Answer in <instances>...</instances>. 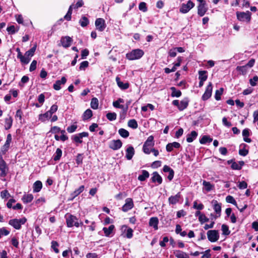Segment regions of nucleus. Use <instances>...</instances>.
<instances>
[{
	"label": "nucleus",
	"mask_w": 258,
	"mask_h": 258,
	"mask_svg": "<svg viewBox=\"0 0 258 258\" xmlns=\"http://www.w3.org/2000/svg\"><path fill=\"white\" fill-rule=\"evenodd\" d=\"M223 92V88H221L219 90L216 91L215 98L216 100H219L221 99V95L222 94Z\"/></svg>",
	"instance_id": "obj_48"
},
{
	"label": "nucleus",
	"mask_w": 258,
	"mask_h": 258,
	"mask_svg": "<svg viewBox=\"0 0 258 258\" xmlns=\"http://www.w3.org/2000/svg\"><path fill=\"white\" fill-rule=\"evenodd\" d=\"M180 198V195L179 192L176 194L175 196L170 197L168 199L169 204L172 205L176 204L179 202Z\"/></svg>",
	"instance_id": "obj_23"
},
{
	"label": "nucleus",
	"mask_w": 258,
	"mask_h": 258,
	"mask_svg": "<svg viewBox=\"0 0 258 258\" xmlns=\"http://www.w3.org/2000/svg\"><path fill=\"white\" fill-rule=\"evenodd\" d=\"M251 13L248 11H246V12H237L236 13V16L238 20L243 22H250L251 20Z\"/></svg>",
	"instance_id": "obj_5"
},
{
	"label": "nucleus",
	"mask_w": 258,
	"mask_h": 258,
	"mask_svg": "<svg viewBox=\"0 0 258 258\" xmlns=\"http://www.w3.org/2000/svg\"><path fill=\"white\" fill-rule=\"evenodd\" d=\"M213 86L211 82H209L208 85L207 86L206 91L204 94L202 96V99L203 100H208L212 95V93Z\"/></svg>",
	"instance_id": "obj_12"
},
{
	"label": "nucleus",
	"mask_w": 258,
	"mask_h": 258,
	"mask_svg": "<svg viewBox=\"0 0 258 258\" xmlns=\"http://www.w3.org/2000/svg\"><path fill=\"white\" fill-rule=\"evenodd\" d=\"M151 180L153 182H157L159 184H161L162 182V178L157 172H154L153 173Z\"/></svg>",
	"instance_id": "obj_19"
},
{
	"label": "nucleus",
	"mask_w": 258,
	"mask_h": 258,
	"mask_svg": "<svg viewBox=\"0 0 258 258\" xmlns=\"http://www.w3.org/2000/svg\"><path fill=\"white\" fill-rule=\"evenodd\" d=\"M62 155V151L59 148H57L55 154L53 155V160L54 161L59 160Z\"/></svg>",
	"instance_id": "obj_40"
},
{
	"label": "nucleus",
	"mask_w": 258,
	"mask_h": 258,
	"mask_svg": "<svg viewBox=\"0 0 258 258\" xmlns=\"http://www.w3.org/2000/svg\"><path fill=\"white\" fill-rule=\"evenodd\" d=\"M52 116V114L48 111L44 114H40L39 115V119L41 121L44 122L46 120L50 118Z\"/></svg>",
	"instance_id": "obj_28"
},
{
	"label": "nucleus",
	"mask_w": 258,
	"mask_h": 258,
	"mask_svg": "<svg viewBox=\"0 0 258 258\" xmlns=\"http://www.w3.org/2000/svg\"><path fill=\"white\" fill-rule=\"evenodd\" d=\"M199 220L201 223L208 222L209 219L204 214L200 215L199 217Z\"/></svg>",
	"instance_id": "obj_55"
},
{
	"label": "nucleus",
	"mask_w": 258,
	"mask_h": 258,
	"mask_svg": "<svg viewBox=\"0 0 258 258\" xmlns=\"http://www.w3.org/2000/svg\"><path fill=\"white\" fill-rule=\"evenodd\" d=\"M207 237L208 240L211 242L217 241L219 238L218 231L216 230H211L207 232Z\"/></svg>",
	"instance_id": "obj_7"
},
{
	"label": "nucleus",
	"mask_w": 258,
	"mask_h": 258,
	"mask_svg": "<svg viewBox=\"0 0 258 258\" xmlns=\"http://www.w3.org/2000/svg\"><path fill=\"white\" fill-rule=\"evenodd\" d=\"M126 155L125 157L126 158L130 160H131L133 157V156L135 154V150L133 147L132 146H129L126 149Z\"/></svg>",
	"instance_id": "obj_18"
},
{
	"label": "nucleus",
	"mask_w": 258,
	"mask_h": 258,
	"mask_svg": "<svg viewBox=\"0 0 258 258\" xmlns=\"http://www.w3.org/2000/svg\"><path fill=\"white\" fill-rule=\"evenodd\" d=\"M83 154H79L76 158V163L78 165L81 164L83 162Z\"/></svg>",
	"instance_id": "obj_54"
},
{
	"label": "nucleus",
	"mask_w": 258,
	"mask_h": 258,
	"mask_svg": "<svg viewBox=\"0 0 258 258\" xmlns=\"http://www.w3.org/2000/svg\"><path fill=\"white\" fill-rule=\"evenodd\" d=\"M116 82L118 86L122 90H125L128 88L129 84L128 83H123L121 81H120V78L118 77H116Z\"/></svg>",
	"instance_id": "obj_21"
},
{
	"label": "nucleus",
	"mask_w": 258,
	"mask_h": 258,
	"mask_svg": "<svg viewBox=\"0 0 258 258\" xmlns=\"http://www.w3.org/2000/svg\"><path fill=\"white\" fill-rule=\"evenodd\" d=\"M65 218L66 219L67 225L68 227H72L74 226L78 227L80 225H83V223H79L77 218L73 215L68 213L65 215Z\"/></svg>",
	"instance_id": "obj_1"
},
{
	"label": "nucleus",
	"mask_w": 258,
	"mask_h": 258,
	"mask_svg": "<svg viewBox=\"0 0 258 258\" xmlns=\"http://www.w3.org/2000/svg\"><path fill=\"white\" fill-rule=\"evenodd\" d=\"M96 29L99 31H103L106 28L105 20L102 18H97L95 22Z\"/></svg>",
	"instance_id": "obj_11"
},
{
	"label": "nucleus",
	"mask_w": 258,
	"mask_h": 258,
	"mask_svg": "<svg viewBox=\"0 0 258 258\" xmlns=\"http://www.w3.org/2000/svg\"><path fill=\"white\" fill-rule=\"evenodd\" d=\"M10 148V145L7 144H5L2 147L1 149V152L4 155L6 153V152L8 151Z\"/></svg>",
	"instance_id": "obj_56"
},
{
	"label": "nucleus",
	"mask_w": 258,
	"mask_h": 258,
	"mask_svg": "<svg viewBox=\"0 0 258 258\" xmlns=\"http://www.w3.org/2000/svg\"><path fill=\"white\" fill-rule=\"evenodd\" d=\"M36 45L34 46L30 49L25 52V55L28 56L30 58L32 57L36 50Z\"/></svg>",
	"instance_id": "obj_45"
},
{
	"label": "nucleus",
	"mask_w": 258,
	"mask_h": 258,
	"mask_svg": "<svg viewBox=\"0 0 258 258\" xmlns=\"http://www.w3.org/2000/svg\"><path fill=\"white\" fill-rule=\"evenodd\" d=\"M221 229L223 235H228L230 233V231L229 230V227L226 225L223 224L221 227Z\"/></svg>",
	"instance_id": "obj_46"
},
{
	"label": "nucleus",
	"mask_w": 258,
	"mask_h": 258,
	"mask_svg": "<svg viewBox=\"0 0 258 258\" xmlns=\"http://www.w3.org/2000/svg\"><path fill=\"white\" fill-rule=\"evenodd\" d=\"M238 187L240 189H245V188H247V184L245 181H242L239 182V183L238 185Z\"/></svg>",
	"instance_id": "obj_62"
},
{
	"label": "nucleus",
	"mask_w": 258,
	"mask_h": 258,
	"mask_svg": "<svg viewBox=\"0 0 258 258\" xmlns=\"http://www.w3.org/2000/svg\"><path fill=\"white\" fill-rule=\"evenodd\" d=\"M198 133L196 131H192L191 133L187 135L186 141L188 143L192 142L197 137Z\"/></svg>",
	"instance_id": "obj_30"
},
{
	"label": "nucleus",
	"mask_w": 258,
	"mask_h": 258,
	"mask_svg": "<svg viewBox=\"0 0 258 258\" xmlns=\"http://www.w3.org/2000/svg\"><path fill=\"white\" fill-rule=\"evenodd\" d=\"M79 23L83 27L87 26L89 24V20L88 18L85 17H82V19L79 21Z\"/></svg>",
	"instance_id": "obj_42"
},
{
	"label": "nucleus",
	"mask_w": 258,
	"mask_h": 258,
	"mask_svg": "<svg viewBox=\"0 0 258 258\" xmlns=\"http://www.w3.org/2000/svg\"><path fill=\"white\" fill-rule=\"evenodd\" d=\"M118 133L120 136L124 138H126L129 136V132L124 128H120L118 130Z\"/></svg>",
	"instance_id": "obj_43"
},
{
	"label": "nucleus",
	"mask_w": 258,
	"mask_h": 258,
	"mask_svg": "<svg viewBox=\"0 0 258 258\" xmlns=\"http://www.w3.org/2000/svg\"><path fill=\"white\" fill-rule=\"evenodd\" d=\"M27 219L24 217L21 219H13L9 221V224L16 229H20L21 225L24 224Z\"/></svg>",
	"instance_id": "obj_4"
},
{
	"label": "nucleus",
	"mask_w": 258,
	"mask_h": 258,
	"mask_svg": "<svg viewBox=\"0 0 258 258\" xmlns=\"http://www.w3.org/2000/svg\"><path fill=\"white\" fill-rule=\"evenodd\" d=\"M19 59H20L21 62L24 64H28L30 60V58L28 56L25 55V54L24 55H22Z\"/></svg>",
	"instance_id": "obj_50"
},
{
	"label": "nucleus",
	"mask_w": 258,
	"mask_h": 258,
	"mask_svg": "<svg viewBox=\"0 0 258 258\" xmlns=\"http://www.w3.org/2000/svg\"><path fill=\"white\" fill-rule=\"evenodd\" d=\"M92 111L91 109H87L83 114V119L84 120H87L90 118L92 116Z\"/></svg>",
	"instance_id": "obj_33"
},
{
	"label": "nucleus",
	"mask_w": 258,
	"mask_h": 258,
	"mask_svg": "<svg viewBox=\"0 0 258 258\" xmlns=\"http://www.w3.org/2000/svg\"><path fill=\"white\" fill-rule=\"evenodd\" d=\"M208 10V7L206 2H202L200 3L198 6V15L202 17L203 16Z\"/></svg>",
	"instance_id": "obj_10"
},
{
	"label": "nucleus",
	"mask_w": 258,
	"mask_h": 258,
	"mask_svg": "<svg viewBox=\"0 0 258 258\" xmlns=\"http://www.w3.org/2000/svg\"><path fill=\"white\" fill-rule=\"evenodd\" d=\"M139 9L140 11L146 12L147 11L146 4L145 2H141L139 6Z\"/></svg>",
	"instance_id": "obj_53"
},
{
	"label": "nucleus",
	"mask_w": 258,
	"mask_h": 258,
	"mask_svg": "<svg viewBox=\"0 0 258 258\" xmlns=\"http://www.w3.org/2000/svg\"><path fill=\"white\" fill-rule=\"evenodd\" d=\"M58 243L55 241H52L51 242V247L53 248L54 252L56 253L59 252V250L57 248Z\"/></svg>",
	"instance_id": "obj_52"
},
{
	"label": "nucleus",
	"mask_w": 258,
	"mask_h": 258,
	"mask_svg": "<svg viewBox=\"0 0 258 258\" xmlns=\"http://www.w3.org/2000/svg\"><path fill=\"white\" fill-rule=\"evenodd\" d=\"M142 174L138 176V179L140 181H143L146 180V178L149 177V173L146 170H142Z\"/></svg>",
	"instance_id": "obj_34"
},
{
	"label": "nucleus",
	"mask_w": 258,
	"mask_h": 258,
	"mask_svg": "<svg viewBox=\"0 0 258 258\" xmlns=\"http://www.w3.org/2000/svg\"><path fill=\"white\" fill-rule=\"evenodd\" d=\"M9 171V167L6 162L3 159L2 156L0 157V176L5 177L7 176Z\"/></svg>",
	"instance_id": "obj_6"
},
{
	"label": "nucleus",
	"mask_w": 258,
	"mask_h": 258,
	"mask_svg": "<svg viewBox=\"0 0 258 258\" xmlns=\"http://www.w3.org/2000/svg\"><path fill=\"white\" fill-rule=\"evenodd\" d=\"M236 70L240 72L242 74H245L247 72V66H238L236 68Z\"/></svg>",
	"instance_id": "obj_51"
},
{
	"label": "nucleus",
	"mask_w": 258,
	"mask_h": 258,
	"mask_svg": "<svg viewBox=\"0 0 258 258\" xmlns=\"http://www.w3.org/2000/svg\"><path fill=\"white\" fill-rule=\"evenodd\" d=\"M122 146V142L120 140H112L109 144V147L113 150H117Z\"/></svg>",
	"instance_id": "obj_14"
},
{
	"label": "nucleus",
	"mask_w": 258,
	"mask_h": 258,
	"mask_svg": "<svg viewBox=\"0 0 258 258\" xmlns=\"http://www.w3.org/2000/svg\"><path fill=\"white\" fill-rule=\"evenodd\" d=\"M133 230L131 228H128L126 232V237L127 238H131L133 237Z\"/></svg>",
	"instance_id": "obj_61"
},
{
	"label": "nucleus",
	"mask_w": 258,
	"mask_h": 258,
	"mask_svg": "<svg viewBox=\"0 0 258 258\" xmlns=\"http://www.w3.org/2000/svg\"><path fill=\"white\" fill-rule=\"evenodd\" d=\"M247 146V145L244 143H242V144H240V149L239 150V154L240 155L243 156H245L248 154V150L247 149H245V148Z\"/></svg>",
	"instance_id": "obj_22"
},
{
	"label": "nucleus",
	"mask_w": 258,
	"mask_h": 258,
	"mask_svg": "<svg viewBox=\"0 0 258 258\" xmlns=\"http://www.w3.org/2000/svg\"><path fill=\"white\" fill-rule=\"evenodd\" d=\"M36 64H37V61L35 60H33L32 62H31L29 70L30 72H32L34 71L36 68Z\"/></svg>",
	"instance_id": "obj_63"
},
{
	"label": "nucleus",
	"mask_w": 258,
	"mask_h": 258,
	"mask_svg": "<svg viewBox=\"0 0 258 258\" xmlns=\"http://www.w3.org/2000/svg\"><path fill=\"white\" fill-rule=\"evenodd\" d=\"M189 100L188 98H184L179 102L178 109L179 110L182 111L185 109L188 104Z\"/></svg>",
	"instance_id": "obj_24"
},
{
	"label": "nucleus",
	"mask_w": 258,
	"mask_h": 258,
	"mask_svg": "<svg viewBox=\"0 0 258 258\" xmlns=\"http://www.w3.org/2000/svg\"><path fill=\"white\" fill-rule=\"evenodd\" d=\"M73 42V39L69 36H63L61 38L60 42L62 46L64 48L70 47Z\"/></svg>",
	"instance_id": "obj_15"
},
{
	"label": "nucleus",
	"mask_w": 258,
	"mask_h": 258,
	"mask_svg": "<svg viewBox=\"0 0 258 258\" xmlns=\"http://www.w3.org/2000/svg\"><path fill=\"white\" fill-rule=\"evenodd\" d=\"M226 201L228 203H231L237 206V203L234 198L231 196H228L226 198Z\"/></svg>",
	"instance_id": "obj_49"
},
{
	"label": "nucleus",
	"mask_w": 258,
	"mask_h": 258,
	"mask_svg": "<svg viewBox=\"0 0 258 258\" xmlns=\"http://www.w3.org/2000/svg\"><path fill=\"white\" fill-rule=\"evenodd\" d=\"M89 62L88 61H84L82 62L80 64V66L79 67L80 70H84L85 68L88 67Z\"/></svg>",
	"instance_id": "obj_58"
},
{
	"label": "nucleus",
	"mask_w": 258,
	"mask_h": 258,
	"mask_svg": "<svg viewBox=\"0 0 258 258\" xmlns=\"http://www.w3.org/2000/svg\"><path fill=\"white\" fill-rule=\"evenodd\" d=\"M33 199V196L32 194L25 195L23 197L22 200L24 203H29Z\"/></svg>",
	"instance_id": "obj_35"
},
{
	"label": "nucleus",
	"mask_w": 258,
	"mask_h": 258,
	"mask_svg": "<svg viewBox=\"0 0 258 258\" xmlns=\"http://www.w3.org/2000/svg\"><path fill=\"white\" fill-rule=\"evenodd\" d=\"M117 115L115 112H109L106 114L107 118L110 120L112 121L116 119Z\"/></svg>",
	"instance_id": "obj_47"
},
{
	"label": "nucleus",
	"mask_w": 258,
	"mask_h": 258,
	"mask_svg": "<svg viewBox=\"0 0 258 258\" xmlns=\"http://www.w3.org/2000/svg\"><path fill=\"white\" fill-rule=\"evenodd\" d=\"M195 6V4L191 2V1H188L187 4H182L181 7L180 8L179 11L183 14L187 13L189 11L190 9L194 8Z\"/></svg>",
	"instance_id": "obj_9"
},
{
	"label": "nucleus",
	"mask_w": 258,
	"mask_h": 258,
	"mask_svg": "<svg viewBox=\"0 0 258 258\" xmlns=\"http://www.w3.org/2000/svg\"><path fill=\"white\" fill-rule=\"evenodd\" d=\"M0 233L2 235L7 236L9 234L10 231L7 230L5 227L0 229Z\"/></svg>",
	"instance_id": "obj_64"
},
{
	"label": "nucleus",
	"mask_w": 258,
	"mask_h": 258,
	"mask_svg": "<svg viewBox=\"0 0 258 258\" xmlns=\"http://www.w3.org/2000/svg\"><path fill=\"white\" fill-rule=\"evenodd\" d=\"M125 202V204L122 207V211L126 212L133 208L134 203L131 198L126 199Z\"/></svg>",
	"instance_id": "obj_13"
},
{
	"label": "nucleus",
	"mask_w": 258,
	"mask_h": 258,
	"mask_svg": "<svg viewBox=\"0 0 258 258\" xmlns=\"http://www.w3.org/2000/svg\"><path fill=\"white\" fill-rule=\"evenodd\" d=\"M211 203L213 205V209L216 214V216H214V218L216 219L220 217L221 214V204L218 202L217 201L213 200Z\"/></svg>",
	"instance_id": "obj_8"
},
{
	"label": "nucleus",
	"mask_w": 258,
	"mask_h": 258,
	"mask_svg": "<svg viewBox=\"0 0 258 258\" xmlns=\"http://www.w3.org/2000/svg\"><path fill=\"white\" fill-rule=\"evenodd\" d=\"M203 185L204 186L206 190L207 191L211 190L214 187V186L212 185L210 182L207 181L206 180L203 181Z\"/></svg>",
	"instance_id": "obj_44"
},
{
	"label": "nucleus",
	"mask_w": 258,
	"mask_h": 258,
	"mask_svg": "<svg viewBox=\"0 0 258 258\" xmlns=\"http://www.w3.org/2000/svg\"><path fill=\"white\" fill-rule=\"evenodd\" d=\"M257 81H258V77L255 76L252 79H250L249 83L252 86H255L256 85V82Z\"/></svg>",
	"instance_id": "obj_59"
},
{
	"label": "nucleus",
	"mask_w": 258,
	"mask_h": 258,
	"mask_svg": "<svg viewBox=\"0 0 258 258\" xmlns=\"http://www.w3.org/2000/svg\"><path fill=\"white\" fill-rule=\"evenodd\" d=\"M144 54V52L142 50L136 49L126 53V57L129 60L138 59L142 57Z\"/></svg>",
	"instance_id": "obj_2"
},
{
	"label": "nucleus",
	"mask_w": 258,
	"mask_h": 258,
	"mask_svg": "<svg viewBox=\"0 0 258 258\" xmlns=\"http://www.w3.org/2000/svg\"><path fill=\"white\" fill-rule=\"evenodd\" d=\"M244 164V162L243 161H239L238 163L234 161L232 162L231 167L233 170H240Z\"/></svg>",
	"instance_id": "obj_26"
},
{
	"label": "nucleus",
	"mask_w": 258,
	"mask_h": 258,
	"mask_svg": "<svg viewBox=\"0 0 258 258\" xmlns=\"http://www.w3.org/2000/svg\"><path fill=\"white\" fill-rule=\"evenodd\" d=\"M174 254L177 258H189L186 253L180 250H176Z\"/></svg>",
	"instance_id": "obj_32"
},
{
	"label": "nucleus",
	"mask_w": 258,
	"mask_h": 258,
	"mask_svg": "<svg viewBox=\"0 0 258 258\" xmlns=\"http://www.w3.org/2000/svg\"><path fill=\"white\" fill-rule=\"evenodd\" d=\"M127 125L129 127L133 129H136L138 126L137 121L134 119H130L128 121Z\"/></svg>",
	"instance_id": "obj_39"
},
{
	"label": "nucleus",
	"mask_w": 258,
	"mask_h": 258,
	"mask_svg": "<svg viewBox=\"0 0 258 258\" xmlns=\"http://www.w3.org/2000/svg\"><path fill=\"white\" fill-rule=\"evenodd\" d=\"M67 82V79L64 77H62L60 80H57L53 84V88L55 90H59L61 89L60 85H64Z\"/></svg>",
	"instance_id": "obj_17"
},
{
	"label": "nucleus",
	"mask_w": 258,
	"mask_h": 258,
	"mask_svg": "<svg viewBox=\"0 0 258 258\" xmlns=\"http://www.w3.org/2000/svg\"><path fill=\"white\" fill-rule=\"evenodd\" d=\"M207 72L206 71H199V79L200 80L206 81L208 78L207 75Z\"/></svg>",
	"instance_id": "obj_37"
},
{
	"label": "nucleus",
	"mask_w": 258,
	"mask_h": 258,
	"mask_svg": "<svg viewBox=\"0 0 258 258\" xmlns=\"http://www.w3.org/2000/svg\"><path fill=\"white\" fill-rule=\"evenodd\" d=\"M91 107L93 109H96L98 107V100L97 98H93L91 101Z\"/></svg>",
	"instance_id": "obj_41"
},
{
	"label": "nucleus",
	"mask_w": 258,
	"mask_h": 258,
	"mask_svg": "<svg viewBox=\"0 0 258 258\" xmlns=\"http://www.w3.org/2000/svg\"><path fill=\"white\" fill-rule=\"evenodd\" d=\"M154 145V137L152 136H149L143 145V152L147 154H149L151 153L150 150L151 148Z\"/></svg>",
	"instance_id": "obj_3"
},
{
	"label": "nucleus",
	"mask_w": 258,
	"mask_h": 258,
	"mask_svg": "<svg viewBox=\"0 0 258 258\" xmlns=\"http://www.w3.org/2000/svg\"><path fill=\"white\" fill-rule=\"evenodd\" d=\"M42 187V182L39 181L37 180L36 182H34L33 184V192H38L40 191Z\"/></svg>",
	"instance_id": "obj_27"
},
{
	"label": "nucleus",
	"mask_w": 258,
	"mask_h": 258,
	"mask_svg": "<svg viewBox=\"0 0 258 258\" xmlns=\"http://www.w3.org/2000/svg\"><path fill=\"white\" fill-rule=\"evenodd\" d=\"M170 89L172 91V97H179L181 95V91L180 90H176L174 87H171Z\"/></svg>",
	"instance_id": "obj_36"
},
{
	"label": "nucleus",
	"mask_w": 258,
	"mask_h": 258,
	"mask_svg": "<svg viewBox=\"0 0 258 258\" xmlns=\"http://www.w3.org/2000/svg\"><path fill=\"white\" fill-rule=\"evenodd\" d=\"M163 171L164 172H169V175H168L167 178L169 180L171 181L174 177V170L169 166L167 165H164L163 168Z\"/></svg>",
	"instance_id": "obj_16"
},
{
	"label": "nucleus",
	"mask_w": 258,
	"mask_h": 258,
	"mask_svg": "<svg viewBox=\"0 0 258 258\" xmlns=\"http://www.w3.org/2000/svg\"><path fill=\"white\" fill-rule=\"evenodd\" d=\"M84 185H81L78 189H76L74 191H73L71 194V196L72 197L71 200H73L76 197L79 196L81 193H82L84 191Z\"/></svg>",
	"instance_id": "obj_20"
},
{
	"label": "nucleus",
	"mask_w": 258,
	"mask_h": 258,
	"mask_svg": "<svg viewBox=\"0 0 258 258\" xmlns=\"http://www.w3.org/2000/svg\"><path fill=\"white\" fill-rule=\"evenodd\" d=\"M77 128V125H72L71 126H68L67 127V131L70 133H74L76 131V129Z\"/></svg>",
	"instance_id": "obj_57"
},
{
	"label": "nucleus",
	"mask_w": 258,
	"mask_h": 258,
	"mask_svg": "<svg viewBox=\"0 0 258 258\" xmlns=\"http://www.w3.org/2000/svg\"><path fill=\"white\" fill-rule=\"evenodd\" d=\"M13 121V120L11 116H9L5 119V130H8L12 127Z\"/></svg>",
	"instance_id": "obj_29"
},
{
	"label": "nucleus",
	"mask_w": 258,
	"mask_h": 258,
	"mask_svg": "<svg viewBox=\"0 0 258 258\" xmlns=\"http://www.w3.org/2000/svg\"><path fill=\"white\" fill-rule=\"evenodd\" d=\"M158 223V219L157 217H152L150 219L149 224L150 226L153 227L155 230H157Z\"/></svg>",
	"instance_id": "obj_25"
},
{
	"label": "nucleus",
	"mask_w": 258,
	"mask_h": 258,
	"mask_svg": "<svg viewBox=\"0 0 258 258\" xmlns=\"http://www.w3.org/2000/svg\"><path fill=\"white\" fill-rule=\"evenodd\" d=\"M114 229V226L113 225H110L108 228L104 227L103 228V231H104L106 236H109L110 234L112 232Z\"/></svg>",
	"instance_id": "obj_31"
},
{
	"label": "nucleus",
	"mask_w": 258,
	"mask_h": 258,
	"mask_svg": "<svg viewBox=\"0 0 258 258\" xmlns=\"http://www.w3.org/2000/svg\"><path fill=\"white\" fill-rule=\"evenodd\" d=\"M212 141V139L208 136H204L200 139V142L201 144H205L207 143H211Z\"/></svg>",
	"instance_id": "obj_38"
},
{
	"label": "nucleus",
	"mask_w": 258,
	"mask_h": 258,
	"mask_svg": "<svg viewBox=\"0 0 258 258\" xmlns=\"http://www.w3.org/2000/svg\"><path fill=\"white\" fill-rule=\"evenodd\" d=\"M7 30L10 34H14L18 31L15 30V27L14 25L8 27Z\"/></svg>",
	"instance_id": "obj_60"
}]
</instances>
